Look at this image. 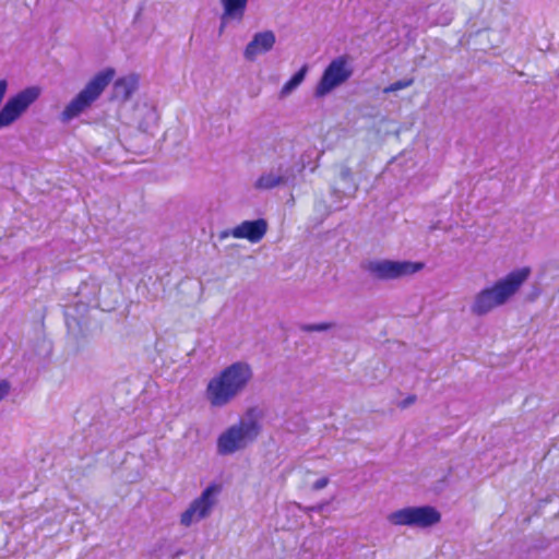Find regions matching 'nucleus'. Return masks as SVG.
<instances>
[{
    "instance_id": "nucleus-7",
    "label": "nucleus",
    "mask_w": 559,
    "mask_h": 559,
    "mask_svg": "<svg viewBox=\"0 0 559 559\" xmlns=\"http://www.w3.org/2000/svg\"><path fill=\"white\" fill-rule=\"evenodd\" d=\"M364 267L379 280H394L411 276L421 271L425 263L420 261L376 260L366 262Z\"/></svg>"
},
{
    "instance_id": "nucleus-2",
    "label": "nucleus",
    "mask_w": 559,
    "mask_h": 559,
    "mask_svg": "<svg viewBox=\"0 0 559 559\" xmlns=\"http://www.w3.org/2000/svg\"><path fill=\"white\" fill-rule=\"evenodd\" d=\"M263 414L257 407H250L246 412V420L230 426L217 439L219 454L227 455L245 449L248 443L254 441L261 432L260 420Z\"/></svg>"
},
{
    "instance_id": "nucleus-14",
    "label": "nucleus",
    "mask_w": 559,
    "mask_h": 559,
    "mask_svg": "<svg viewBox=\"0 0 559 559\" xmlns=\"http://www.w3.org/2000/svg\"><path fill=\"white\" fill-rule=\"evenodd\" d=\"M340 180L342 186L340 188L334 187L333 193L341 198V197H352L356 193L358 190V186L356 185L354 180V175L352 169L346 166L342 165L340 170Z\"/></svg>"
},
{
    "instance_id": "nucleus-16",
    "label": "nucleus",
    "mask_w": 559,
    "mask_h": 559,
    "mask_svg": "<svg viewBox=\"0 0 559 559\" xmlns=\"http://www.w3.org/2000/svg\"><path fill=\"white\" fill-rule=\"evenodd\" d=\"M308 66L304 64L281 88L280 97L284 98L292 94L305 80Z\"/></svg>"
},
{
    "instance_id": "nucleus-12",
    "label": "nucleus",
    "mask_w": 559,
    "mask_h": 559,
    "mask_svg": "<svg viewBox=\"0 0 559 559\" xmlns=\"http://www.w3.org/2000/svg\"><path fill=\"white\" fill-rule=\"evenodd\" d=\"M267 231V222L264 218L243 221L234 227L230 234L238 239H247L252 243L259 242Z\"/></svg>"
},
{
    "instance_id": "nucleus-21",
    "label": "nucleus",
    "mask_w": 559,
    "mask_h": 559,
    "mask_svg": "<svg viewBox=\"0 0 559 559\" xmlns=\"http://www.w3.org/2000/svg\"><path fill=\"white\" fill-rule=\"evenodd\" d=\"M329 484V478L328 477H322L320 479H318L313 485H312V489L313 490H320V489H323L324 487H326V485Z\"/></svg>"
},
{
    "instance_id": "nucleus-6",
    "label": "nucleus",
    "mask_w": 559,
    "mask_h": 559,
    "mask_svg": "<svg viewBox=\"0 0 559 559\" xmlns=\"http://www.w3.org/2000/svg\"><path fill=\"white\" fill-rule=\"evenodd\" d=\"M523 282H496L492 288L481 290L475 299L472 311L477 316L489 312L502 305L509 297L518 292Z\"/></svg>"
},
{
    "instance_id": "nucleus-19",
    "label": "nucleus",
    "mask_w": 559,
    "mask_h": 559,
    "mask_svg": "<svg viewBox=\"0 0 559 559\" xmlns=\"http://www.w3.org/2000/svg\"><path fill=\"white\" fill-rule=\"evenodd\" d=\"M332 326L331 323H322V324H312V325H305L302 329L308 332L313 331H325Z\"/></svg>"
},
{
    "instance_id": "nucleus-15",
    "label": "nucleus",
    "mask_w": 559,
    "mask_h": 559,
    "mask_svg": "<svg viewBox=\"0 0 559 559\" xmlns=\"http://www.w3.org/2000/svg\"><path fill=\"white\" fill-rule=\"evenodd\" d=\"M221 3L225 10V16H233L235 21H241L248 0H221Z\"/></svg>"
},
{
    "instance_id": "nucleus-23",
    "label": "nucleus",
    "mask_w": 559,
    "mask_h": 559,
    "mask_svg": "<svg viewBox=\"0 0 559 559\" xmlns=\"http://www.w3.org/2000/svg\"><path fill=\"white\" fill-rule=\"evenodd\" d=\"M416 397L414 395L408 396L403 403L402 407H406L415 402Z\"/></svg>"
},
{
    "instance_id": "nucleus-3",
    "label": "nucleus",
    "mask_w": 559,
    "mask_h": 559,
    "mask_svg": "<svg viewBox=\"0 0 559 559\" xmlns=\"http://www.w3.org/2000/svg\"><path fill=\"white\" fill-rule=\"evenodd\" d=\"M115 76V70L107 68L96 73L84 88L64 107L60 114V121L68 123L86 111L98 99Z\"/></svg>"
},
{
    "instance_id": "nucleus-5",
    "label": "nucleus",
    "mask_w": 559,
    "mask_h": 559,
    "mask_svg": "<svg viewBox=\"0 0 559 559\" xmlns=\"http://www.w3.org/2000/svg\"><path fill=\"white\" fill-rule=\"evenodd\" d=\"M388 520L393 525L426 528L438 524L441 514L430 506L407 507L390 513Z\"/></svg>"
},
{
    "instance_id": "nucleus-11",
    "label": "nucleus",
    "mask_w": 559,
    "mask_h": 559,
    "mask_svg": "<svg viewBox=\"0 0 559 559\" xmlns=\"http://www.w3.org/2000/svg\"><path fill=\"white\" fill-rule=\"evenodd\" d=\"M276 43V36L273 31H263L255 33L252 39L247 44L243 50V57L247 61H254L259 55L271 51Z\"/></svg>"
},
{
    "instance_id": "nucleus-13",
    "label": "nucleus",
    "mask_w": 559,
    "mask_h": 559,
    "mask_svg": "<svg viewBox=\"0 0 559 559\" xmlns=\"http://www.w3.org/2000/svg\"><path fill=\"white\" fill-rule=\"evenodd\" d=\"M138 88V79L134 75L123 76L114 83L112 98L127 102Z\"/></svg>"
},
{
    "instance_id": "nucleus-18",
    "label": "nucleus",
    "mask_w": 559,
    "mask_h": 559,
    "mask_svg": "<svg viewBox=\"0 0 559 559\" xmlns=\"http://www.w3.org/2000/svg\"><path fill=\"white\" fill-rule=\"evenodd\" d=\"M532 273V270L530 266H523L520 269H516L509 274H507L501 280H527Z\"/></svg>"
},
{
    "instance_id": "nucleus-9",
    "label": "nucleus",
    "mask_w": 559,
    "mask_h": 559,
    "mask_svg": "<svg viewBox=\"0 0 559 559\" xmlns=\"http://www.w3.org/2000/svg\"><path fill=\"white\" fill-rule=\"evenodd\" d=\"M352 74L353 70L348 67L346 57L341 56L333 59L324 69L314 90V96L317 98L324 97L345 83Z\"/></svg>"
},
{
    "instance_id": "nucleus-17",
    "label": "nucleus",
    "mask_w": 559,
    "mask_h": 559,
    "mask_svg": "<svg viewBox=\"0 0 559 559\" xmlns=\"http://www.w3.org/2000/svg\"><path fill=\"white\" fill-rule=\"evenodd\" d=\"M413 83H414V79L399 80V81L391 83L389 86L384 87L383 93H385V94L394 93L396 91L409 87L411 85H413Z\"/></svg>"
},
{
    "instance_id": "nucleus-20",
    "label": "nucleus",
    "mask_w": 559,
    "mask_h": 559,
    "mask_svg": "<svg viewBox=\"0 0 559 559\" xmlns=\"http://www.w3.org/2000/svg\"><path fill=\"white\" fill-rule=\"evenodd\" d=\"M9 391H10L9 382L7 380H1L0 381V401H2L9 394Z\"/></svg>"
},
{
    "instance_id": "nucleus-22",
    "label": "nucleus",
    "mask_w": 559,
    "mask_h": 559,
    "mask_svg": "<svg viewBox=\"0 0 559 559\" xmlns=\"http://www.w3.org/2000/svg\"><path fill=\"white\" fill-rule=\"evenodd\" d=\"M229 20H235V17H233V16H225V10H224L223 14L221 16V25H219V29H218L219 35L223 34V32H224V29H225V27L227 25V22Z\"/></svg>"
},
{
    "instance_id": "nucleus-10",
    "label": "nucleus",
    "mask_w": 559,
    "mask_h": 559,
    "mask_svg": "<svg viewBox=\"0 0 559 559\" xmlns=\"http://www.w3.org/2000/svg\"><path fill=\"white\" fill-rule=\"evenodd\" d=\"M222 490V486L211 484L206 487L200 497L194 499L189 508L181 514L180 522L185 526H190L193 522L206 518L216 502V495Z\"/></svg>"
},
{
    "instance_id": "nucleus-8",
    "label": "nucleus",
    "mask_w": 559,
    "mask_h": 559,
    "mask_svg": "<svg viewBox=\"0 0 559 559\" xmlns=\"http://www.w3.org/2000/svg\"><path fill=\"white\" fill-rule=\"evenodd\" d=\"M40 95V88L31 86L10 97L0 109V130L13 124Z\"/></svg>"
},
{
    "instance_id": "nucleus-4",
    "label": "nucleus",
    "mask_w": 559,
    "mask_h": 559,
    "mask_svg": "<svg viewBox=\"0 0 559 559\" xmlns=\"http://www.w3.org/2000/svg\"><path fill=\"white\" fill-rule=\"evenodd\" d=\"M305 169V164L292 160H281L276 166L263 173L254 182L257 190H271L276 187H295L297 176Z\"/></svg>"
},
{
    "instance_id": "nucleus-1",
    "label": "nucleus",
    "mask_w": 559,
    "mask_h": 559,
    "mask_svg": "<svg viewBox=\"0 0 559 559\" xmlns=\"http://www.w3.org/2000/svg\"><path fill=\"white\" fill-rule=\"evenodd\" d=\"M251 378L252 370L248 364L234 362L209 381L206 399L213 407L225 406L246 389Z\"/></svg>"
}]
</instances>
